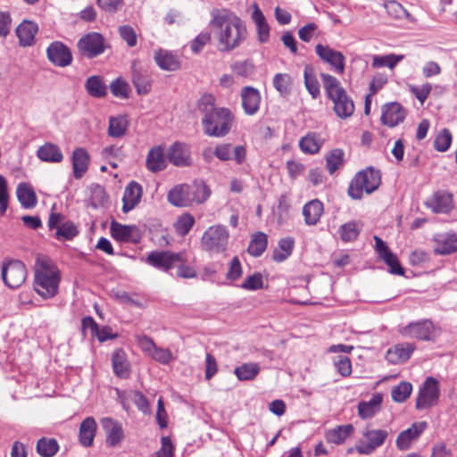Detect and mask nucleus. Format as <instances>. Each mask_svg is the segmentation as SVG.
<instances>
[{
	"label": "nucleus",
	"mask_w": 457,
	"mask_h": 457,
	"mask_svg": "<svg viewBox=\"0 0 457 457\" xmlns=\"http://www.w3.org/2000/svg\"><path fill=\"white\" fill-rule=\"evenodd\" d=\"M211 25L214 29L217 49L220 53H229L238 48L248 36L245 22L228 9L212 10Z\"/></svg>",
	"instance_id": "f257e3e1"
},
{
	"label": "nucleus",
	"mask_w": 457,
	"mask_h": 457,
	"mask_svg": "<svg viewBox=\"0 0 457 457\" xmlns=\"http://www.w3.org/2000/svg\"><path fill=\"white\" fill-rule=\"evenodd\" d=\"M198 109L204 114L202 127L209 137H223L231 130L234 115L225 107H215V97L204 95L198 102Z\"/></svg>",
	"instance_id": "f03ea898"
},
{
	"label": "nucleus",
	"mask_w": 457,
	"mask_h": 457,
	"mask_svg": "<svg viewBox=\"0 0 457 457\" xmlns=\"http://www.w3.org/2000/svg\"><path fill=\"white\" fill-rule=\"evenodd\" d=\"M60 271L46 256H38L35 264V291L45 299L54 297L59 288Z\"/></svg>",
	"instance_id": "7ed1b4c3"
},
{
	"label": "nucleus",
	"mask_w": 457,
	"mask_h": 457,
	"mask_svg": "<svg viewBox=\"0 0 457 457\" xmlns=\"http://www.w3.org/2000/svg\"><path fill=\"white\" fill-rule=\"evenodd\" d=\"M324 89L328 98L333 102V110L341 119H347L354 112L353 99L347 95L340 81L328 73L320 74Z\"/></svg>",
	"instance_id": "20e7f679"
},
{
	"label": "nucleus",
	"mask_w": 457,
	"mask_h": 457,
	"mask_svg": "<svg viewBox=\"0 0 457 457\" xmlns=\"http://www.w3.org/2000/svg\"><path fill=\"white\" fill-rule=\"evenodd\" d=\"M381 183L380 172L373 168H368L358 172L352 179L348 195L353 199H361L363 192L371 194L377 190Z\"/></svg>",
	"instance_id": "39448f33"
},
{
	"label": "nucleus",
	"mask_w": 457,
	"mask_h": 457,
	"mask_svg": "<svg viewBox=\"0 0 457 457\" xmlns=\"http://www.w3.org/2000/svg\"><path fill=\"white\" fill-rule=\"evenodd\" d=\"M229 239L228 230L225 226L209 227L202 236V248L211 254L222 253L227 250Z\"/></svg>",
	"instance_id": "423d86ee"
},
{
	"label": "nucleus",
	"mask_w": 457,
	"mask_h": 457,
	"mask_svg": "<svg viewBox=\"0 0 457 457\" xmlns=\"http://www.w3.org/2000/svg\"><path fill=\"white\" fill-rule=\"evenodd\" d=\"M389 436L386 429L374 428L366 426L361 432V437L357 440L354 449L359 454H372L378 448L381 447Z\"/></svg>",
	"instance_id": "0eeeda50"
},
{
	"label": "nucleus",
	"mask_w": 457,
	"mask_h": 457,
	"mask_svg": "<svg viewBox=\"0 0 457 457\" xmlns=\"http://www.w3.org/2000/svg\"><path fill=\"white\" fill-rule=\"evenodd\" d=\"M27 270L24 263L19 260H10L3 262L2 278L10 288H18L26 280Z\"/></svg>",
	"instance_id": "6e6552de"
},
{
	"label": "nucleus",
	"mask_w": 457,
	"mask_h": 457,
	"mask_svg": "<svg viewBox=\"0 0 457 457\" xmlns=\"http://www.w3.org/2000/svg\"><path fill=\"white\" fill-rule=\"evenodd\" d=\"M400 333L404 337L431 341L436 336V328L430 320H421L409 323L401 328Z\"/></svg>",
	"instance_id": "1a4fd4ad"
},
{
	"label": "nucleus",
	"mask_w": 457,
	"mask_h": 457,
	"mask_svg": "<svg viewBox=\"0 0 457 457\" xmlns=\"http://www.w3.org/2000/svg\"><path fill=\"white\" fill-rule=\"evenodd\" d=\"M439 394L438 381L432 377L427 378L422 386L420 388L416 401V408L418 410H423L435 406L438 402Z\"/></svg>",
	"instance_id": "9d476101"
},
{
	"label": "nucleus",
	"mask_w": 457,
	"mask_h": 457,
	"mask_svg": "<svg viewBox=\"0 0 457 457\" xmlns=\"http://www.w3.org/2000/svg\"><path fill=\"white\" fill-rule=\"evenodd\" d=\"M215 156L221 162L234 161L236 164L242 165L246 161L247 151L244 145L231 143H219L214 148Z\"/></svg>",
	"instance_id": "9b49d317"
},
{
	"label": "nucleus",
	"mask_w": 457,
	"mask_h": 457,
	"mask_svg": "<svg viewBox=\"0 0 457 457\" xmlns=\"http://www.w3.org/2000/svg\"><path fill=\"white\" fill-rule=\"evenodd\" d=\"M315 52L317 55L324 62L328 63L337 73L343 74L345 72V57L341 52L321 44H318L315 46Z\"/></svg>",
	"instance_id": "f8f14e48"
},
{
	"label": "nucleus",
	"mask_w": 457,
	"mask_h": 457,
	"mask_svg": "<svg viewBox=\"0 0 457 457\" xmlns=\"http://www.w3.org/2000/svg\"><path fill=\"white\" fill-rule=\"evenodd\" d=\"M110 231L112 237L120 242L137 244L142 237L140 229L136 225H122L112 221Z\"/></svg>",
	"instance_id": "ddd939ff"
},
{
	"label": "nucleus",
	"mask_w": 457,
	"mask_h": 457,
	"mask_svg": "<svg viewBox=\"0 0 457 457\" xmlns=\"http://www.w3.org/2000/svg\"><path fill=\"white\" fill-rule=\"evenodd\" d=\"M78 47L88 58L95 57L104 50V37L96 32L88 33L79 40Z\"/></svg>",
	"instance_id": "4468645a"
},
{
	"label": "nucleus",
	"mask_w": 457,
	"mask_h": 457,
	"mask_svg": "<svg viewBox=\"0 0 457 457\" xmlns=\"http://www.w3.org/2000/svg\"><path fill=\"white\" fill-rule=\"evenodd\" d=\"M375 250L378 256L389 268V272L395 275H403L404 270L401 266L397 256L391 252L386 244L378 236L374 237Z\"/></svg>",
	"instance_id": "2eb2a0df"
},
{
	"label": "nucleus",
	"mask_w": 457,
	"mask_h": 457,
	"mask_svg": "<svg viewBox=\"0 0 457 457\" xmlns=\"http://www.w3.org/2000/svg\"><path fill=\"white\" fill-rule=\"evenodd\" d=\"M380 120L383 125L395 128L402 123L406 117V110L397 102L386 104L382 106Z\"/></svg>",
	"instance_id": "dca6fc26"
},
{
	"label": "nucleus",
	"mask_w": 457,
	"mask_h": 457,
	"mask_svg": "<svg viewBox=\"0 0 457 457\" xmlns=\"http://www.w3.org/2000/svg\"><path fill=\"white\" fill-rule=\"evenodd\" d=\"M427 428L425 421L414 422L409 428L402 431L395 440L396 447L400 451L411 448L413 442L417 441Z\"/></svg>",
	"instance_id": "f3484780"
},
{
	"label": "nucleus",
	"mask_w": 457,
	"mask_h": 457,
	"mask_svg": "<svg viewBox=\"0 0 457 457\" xmlns=\"http://www.w3.org/2000/svg\"><path fill=\"white\" fill-rule=\"evenodd\" d=\"M168 160L177 167H188L192 164L191 152L187 145L175 142L168 149Z\"/></svg>",
	"instance_id": "a211bd4d"
},
{
	"label": "nucleus",
	"mask_w": 457,
	"mask_h": 457,
	"mask_svg": "<svg viewBox=\"0 0 457 457\" xmlns=\"http://www.w3.org/2000/svg\"><path fill=\"white\" fill-rule=\"evenodd\" d=\"M179 261L180 255L179 253L166 251L151 252L146 257V262L148 264L164 271H168L170 269L173 268Z\"/></svg>",
	"instance_id": "6ab92c4d"
},
{
	"label": "nucleus",
	"mask_w": 457,
	"mask_h": 457,
	"mask_svg": "<svg viewBox=\"0 0 457 457\" xmlns=\"http://www.w3.org/2000/svg\"><path fill=\"white\" fill-rule=\"evenodd\" d=\"M242 107L246 115L253 116L256 114L260 109L261 94L258 89L253 87H244L241 89Z\"/></svg>",
	"instance_id": "aec40b11"
},
{
	"label": "nucleus",
	"mask_w": 457,
	"mask_h": 457,
	"mask_svg": "<svg viewBox=\"0 0 457 457\" xmlns=\"http://www.w3.org/2000/svg\"><path fill=\"white\" fill-rule=\"evenodd\" d=\"M47 57L51 62L59 67H65L72 61L69 48L61 42L52 43L46 50Z\"/></svg>",
	"instance_id": "412c9836"
},
{
	"label": "nucleus",
	"mask_w": 457,
	"mask_h": 457,
	"mask_svg": "<svg viewBox=\"0 0 457 457\" xmlns=\"http://www.w3.org/2000/svg\"><path fill=\"white\" fill-rule=\"evenodd\" d=\"M434 252L438 255H448L457 251V234L439 233L434 236Z\"/></svg>",
	"instance_id": "4be33fe9"
},
{
	"label": "nucleus",
	"mask_w": 457,
	"mask_h": 457,
	"mask_svg": "<svg viewBox=\"0 0 457 457\" xmlns=\"http://www.w3.org/2000/svg\"><path fill=\"white\" fill-rule=\"evenodd\" d=\"M168 161V154H165L163 147L156 145L147 153L145 166L149 171L156 173L166 169Z\"/></svg>",
	"instance_id": "5701e85b"
},
{
	"label": "nucleus",
	"mask_w": 457,
	"mask_h": 457,
	"mask_svg": "<svg viewBox=\"0 0 457 457\" xmlns=\"http://www.w3.org/2000/svg\"><path fill=\"white\" fill-rule=\"evenodd\" d=\"M101 425L105 432L106 444L109 446L114 447L123 440L124 432L120 422L111 418H103Z\"/></svg>",
	"instance_id": "b1692460"
},
{
	"label": "nucleus",
	"mask_w": 457,
	"mask_h": 457,
	"mask_svg": "<svg viewBox=\"0 0 457 457\" xmlns=\"http://www.w3.org/2000/svg\"><path fill=\"white\" fill-rule=\"evenodd\" d=\"M436 213H448L453 207V195L446 191L436 192L426 203Z\"/></svg>",
	"instance_id": "393cba45"
},
{
	"label": "nucleus",
	"mask_w": 457,
	"mask_h": 457,
	"mask_svg": "<svg viewBox=\"0 0 457 457\" xmlns=\"http://www.w3.org/2000/svg\"><path fill=\"white\" fill-rule=\"evenodd\" d=\"M143 195L142 187L135 182L131 181L125 187L123 197H122V211L127 213L133 210L137 204L140 202V199Z\"/></svg>",
	"instance_id": "a878e982"
},
{
	"label": "nucleus",
	"mask_w": 457,
	"mask_h": 457,
	"mask_svg": "<svg viewBox=\"0 0 457 457\" xmlns=\"http://www.w3.org/2000/svg\"><path fill=\"white\" fill-rule=\"evenodd\" d=\"M170 204L177 207H187L192 205L189 185L179 184L172 187L167 195Z\"/></svg>",
	"instance_id": "bb28decb"
},
{
	"label": "nucleus",
	"mask_w": 457,
	"mask_h": 457,
	"mask_svg": "<svg viewBox=\"0 0 457 457\" xmlns=\"http://www.w3.org/2000/svg\"><path fill=\"white\" fill-rule=\"evenodd\" d=\"M414 350V344H398L387 351L386 358L393 364L402 363L410 359Z\"/></svg>",
	"instance_id": "cd10ccee"
},
{
	"label": "nucleus",
	"mask_w": 457,
	"mask_h": 457,
	"mask_svg": "<svg viewBox=\"0 0 457 457\" xmlns=\"http://www.w3.org/2000/svg\"><path fill=\"white\" fill-rule=\"evenodd\" d=\"M89 154L86 149L79 147L72 154V169L74 178L81 179L87 172L89 165Z\"/></svg>",
	"instance_id": "c85d7f7f"
},
{
	"label": "nucleus",
	"mask_w": 457,
	"mask_h": 457,
	"mask_svg": "<svg viewBox=\"0 0 457 457\" xmlns=\"http://www.w3.org/2000/svg\"><path fill=\"white\" fill-rule=\"evenodd\" d=\"M354 431L352 424L340 425L325 432V438L328 443L334 445H342L349 438Z\"/></svg>",
	"instance_id": "c756f323"
},
{
	"label": "nucleus",
	"mask_w": 457,
	"mask_h": 457,
	"mask_svg": "<svg viewBox=\"0 0 457 457\" xmlns=\"http://www.w3.org/2000/svg\"><path fill=\"white\" fill-rule=\"evenodd\" d=\"M324 138L317 132H309L299 141V147L304 154H317L324 144Z\"/></svg>",
	"instance_id": "7c9ffc66"
},
{
	"label": "nucleus",
	"mask_w": 457,
	"mask_h": 457,
	"mask_svg": "<svg viewBox=\"0 0 457 457\" xmlns=\"http://www.w3.org/2000/svg\"><path fill=\"white\" fill-rule=\"evenodd\" d=\"M38 30L37 25L30 21H23L16 29V35L19 37L20 45L23 46H31L34 43L35 35Z\"/></svg>",
	"instance_id": "2f4dec72"
},
{
	"label": "nucleus",
	"mask_w": 457,
	"mask_h": 457,
	"mask_svg": "<svg viewBox=\"0 0 457 457\" xmlns=\"http://www.w3.org/2000/svg\"><path fill=\"white\" fill-rule=\"evenodd\" d=\"M37 156L45 162L55 163L61 162L63 160V154L60 147L49 142L38 147Z\"/></svg>",
	"instance_id": "473e14b6"
},
{
	"label": "nucleus",
	"mask_w": 457,
	"mask_h": 457,
	"mask_svg": "<svg viewBox=\"0 0 457 457\" xmlns=\"http://www.w3.org/2000/svg\"><path fill=\"white\" fill-rule=\"evenodd\" d=\"M323 213V204L314 199L304 204L303 208V215L304 221L308 226L316 225Z\"/></svg>",
	"instance_id": "72a5a7b5"
},
{
	"label": "nucleus",
	"mask_w": 457,
	"mask_h": 457,
	"mask_svg": "<svg viewBox=\"0 0 457 457\" xmlns=\"http://www.w3.org/2000/svg\"><path fill=\"white\" fill-rule=\"evenodd\" d=\"M156 64L164 71H173L180 67V61L171 52L160 49L154 54Z\"/></svg>",
	"instance_id": "f704fd0d"
},
{
	"label": "nucleus",
	"mask_w": 457,
	"mask_h": 457,
	"mask_svg": "<svg viewBox=\"0 0 457 457\" xmlns=\"http://www.w3.org/2000/svg\"><path fill=\"white\" fill-rule=\"evenodd\" d=\"M96 431V422L94 418H86L79 426V442L84 446H90L93 444Z\"/></svg>",
	"instance_id": "c9c22d12"
},
{
	"label": "nucleus",
	"mask_w": 457,
	"mask_h": 457,
	"mask_svg": "<svg viewBox=\"0 0 457 457\" xmlns=\"http://www.w3.org/2000/svg\"><path fill=\"white\" fill-rule=\"evenodd\" d=\"M129 127V120L125 115L111 116L109 118L108 136L114 138L122 137Z\"/></svg>",
	"instance_id": "e433bc0d"
},
{
	"label": "nucleus",
	"mask_w": 457,
	"mask_h": 457,
	"mask_svg": "<svg viewBox=\"0 0 457 457\" xmlns=\"http://www.w3.org/2000/svg\"><path fill=\"white\" fill-rule=\"evenodd\" d=\"M112 363L114 373L119 377L125 378L129 375V364L126 353L123 350L118 349L112 355Z\"/></svg>",
	"instance_id": "4c0bfd02"
},
{
	"label": "nucleus",
	"mask_w": 457,
	"mask_h": 457,
	"mask_svg": "<svg viewBox=\"0 0 457 457\" xmlns=\"http://www.w3.org/2000/svg\"><path fill=\"white\" fill-rule=\"evenodd\" d=\"M16 195L22 207L30 209L36 206V194L28 183H20L16 189Z\"/></svg>",
	"instance_id": "58836bf2"
},
{
	"label": "nucleus",
	"mask_w": 457,
	"mask_h": 457,
	"mask_svg": "<svg viewBox=\"0 0 457 457\" xmlns=\"http://www.w3.org/2000/svg\"><path fill=\"white\" fill-rule=\"evenodd\" d=\"M132 81L138 95H146L151 90V79L146 72L137 70L136 63L132 66Z\"/></svg>",
	"instance_id": "ea45409f"
},
{
	"label": "nucleus",
	"mask_w": 457,
	"mask_h": 457,
	"mask_svg": "<svg viewBox=\"0 0 457 457\" xmlns=\"http://www.w3.org/2000/svg\"><path fill=\"white\" fill-rule=\"evenodd\" d=\"M382 397L374 395L370 401L361 402L358 405V413L362 419H369L374 416L380 409Z\"/></svg>",
	"instance_id": "a19ab883"
},
{
	"label": "nucleus",
	"mask_w": 457,
	"mask_h": 457,
	"mask_svg": "<svg viewBox=\"0 0 457 457\" xmlns=\"http://www.w3.org/2000/svg\"><path fill=\"white\" fill-rule=\"evenodd\" d=\"M295 240L291 237L281 238L278 246L273 251L272 258L275 262H281L287 260L292 253Z\"/></svg>",
	"instance_id": "79ce46f5"
},
{
	"label": "nucleus",
	"mask_w": 457,
	"mask_h": 457,
	"mask_svg": "<svg viewBox=\"0 0 457 457\" xmlns=\"http://www.w3.org/2000/svg\"><path fill=\"white\" fill-rule=\"evenodd\" d=\"M85 87L88 95L93 97L101 98L107 94V87L99 76L89 77L86 80Z\"/></svg>",
	"instance_id": "37998d69"
},
{
	"label": "nucleus",
	"mask_w": 457,
	"mask_h": 457,
	"mask_svg": "<svg viewBox=\"0 0 457 457\" xmlns=\"http://www.w3.org/2000/svg\"><path fill=\"white\" fill-rule=\"evenodd\" d=\"M304 85L312 98L320 95V84L316 79L313 68L307 64L303 70Z\"/></svg>",
	"instance_id": "c03bdc74"
},
{
	"label": "nucleus",
	"mask_w": 457,
	"mask_h": 457,
	"mask_svg": "<svg viewBox=\"0 0 457 457\" xmlns=\"http://www.w3.org/2000/svg\"><path fill=\"white\" fill-rule=\"evenodd\" d=\"M59 450V445L54 438H40L37 443V452L42 457H52Z\"/></svg>",
	"instance_id": "a18cd8bd"
},
{
	"label": "nucleus",
	"mask_w": 457,
	"mask_h": 457,
	"mask_svg": "<svg viewBox=\"0 0 457 457\" xmlns=\"http://www.w3.org/2000/svg\"><path fill=\"white\" fill-rule=\"evenodd\" d=\"M260 372V366L254 362L244 363L237 367L235 375L239 380H253Z\"/></svg>",
	"instance_id": "49530a36"
},
{
	"label": "nucleus",
	"mask_w": 457,
	"mask_h": 457,
	"mask_svg": "<svg viewBox=\"0 0 457 457\" xmlns=\"http://www.w3.org/2000/svg\"><path fill=\"white\" fill-rule=\"evenodd\" d=\"M189 193L192 204H202L209 198L211 190L204 183H195L189 185Z\"/></svg>",
	"instance_id": "de8ad7c7"
},
{
	"label": "nucleus",
	"mask_w": 457,
	"mask_h": 457,
	"mask_svg": "<svg viewBox=\"0 0 457 457\" xmlns=\"http://www.w3.org/2000/svg\"><path fill=\"white\" fill-rule=\"evenodd\" d=\"M267 247V236L262 232L253 235L248 245V253L255 257L260 256Z\"/></svg>",
	"instance_id": "09e8293b"
},
{
	"label": "nucleus",
	"mask_w": 457,
	"mask_h": 457,
	"mask_svg": "<svg viewBox=\"0 0 457 457\" xmlns=\"http://www.w3.org/2000/svg\"><path fill=\"white\" fill-rule=\"evenodd\" d=\"M403 59V55H396L394 54L386 55H374L372 57V67H388L394 69L395 65Z\"/></svg>",
	"instance_id": "8fccbe9b"
},
{
	"label": "nucleus",
	"mask_w": 457,
	"mask_h": 457,
	"mask_svg": "<svg viewBox=\"0 0 457 457\" xmlns=\"http://www.w3.org/2000/svg\"><path fill=\"white\" fill-rule=\"evenodd\" d=\"M345 153L341 149H334L326 159V166L330 174H333L344 163Z\"/></svg>",
	"instance_id": "3c124183"
},
{
	"label": "nucleus",
	"mask_w": 457,
	"mask_h": 457,
	"mask_svg": "<svg viewBox=\"0 0 457 457\" xmlns=\"http://www.w3.org/2000/svg\"><path fill=\"white\" fill-rule=\"evenodd\" d=\"M412 386L411 383L401 382L392 389L391 395L395 402L403 403L410 396Z\"/></svg>",
	"instance_id": "603ef678"
},
{
	"label": "nucleus",
	"mask_w": 457,
	"mask_h": 457,
	"mask_svg": "<svg viewBox=\"0 0 457 457\" xmlns=\"http://www.w3.org/2000/svg\"><path fill=\"white\" fill-rule=\"evenodd\" d=\"M195 221V218L189 213L181 215L175 223L176 232L180 236L187 235L194 226Z\"/></svg>",
	"instance_id": "864d4df0"
},
{
	"label": "nucleus",
	"mask_w": 457,
	"mask_h": 457,
	"mask_svg": "<svg viewBox=\"0 0 457 457\" xmlns=\"http://www.w3.org/2000/svg\"><path fill=\"white\" fill-rule=\"evenodd\" d=\"M359 233L360 230L357 227V223L354 221L345 223L339 228L340 237L345 242L355 240Z\"/></svg>",
	"instance_id": "5fc2aeb1"
},
{
	"label": "nucleus",
	"mask_w": 457,
	"mask_h": 457,
	"mask_svg": "<svg viewBox=\"0 0 457 457\" xmlns=\"http://www.w3.org/2000/svg\"><path fill=\"white\" fill-rule=\"evenodd\" d=\"M150 357L162 365H168L175 360V356L170 349L158 347L157 345L151 353Z\"/></svg>",
	"instance_id": "6e6d98bb"
},
{
	"label": "nucleus",
	"mask_w": 457,
	"mask_h": 457,
	"mask_svg": "<svg viewBox=\"0 0 457 457\" xmlns=\"http://www.w3.org/2000/svg\"><path fill=\"white\" fill-rule=\"evenodd\" d=\"M291 78L286 73H278L273 78L274 87L283 96L290 91Z\"/></svg>",
	"instance_id": "4d7b16f0"
},
{
	"label": "nucleus",
	"mask_w": 457,
	"mask_h": 457,
	"mask_svg": "<svg viewBox=\"0 0 457 457\" xmlns=\"http://www.w3.org/2000/svg\"><path fill=\"white\" fill-rule=\"evenodd\" d=\"M76 226L71 221H65L57 228V238H63L65 240L72 239L78 234Z\"/></svg>",
	"instance_id": "13d9d810"
},
{
	"label": "nucleus",
	"mask_w": 457,
	"mask_h": 457,
	"mask_svg": "<svg viewBox=\"0 0 457 457\" xmlns=\"http://www.w3.org/2000/svg\"><path fill=\"white\" fill-rule=\"evenodd\" d=\"M385 8L388 15L395 19L409 18L410 16L403 5L396 1H389L386 3Z\"/></svg>",
	"instance_id": "bf43d9fd"
},
{
	"label": "nucleus",
	"mask_w": 457,
	"mask_h": 457,
	"mask_svg": "<svg viewBox=\"0 0 457 457\" xmlns=\"http://www.w3.org/2000/svg\"><path fill=\"white\" fill-rule=\"evenodd\" d=\"M452 143V135L447 129H444L436 137L435 148L439 152H445Z\"/></svg>",
	"instance_id": "052dcab7"
},
{
	"label": "nucleus",
	"mask_w": 457,
	"mask_h": 457,
	"mask_svg": "<svg viewBox=\"0 0 457 457\" xmlns=\"http://www.w3.org/2000/svg\"><path fill=\"white\" fill-rule=\"evenodd\" d=\"M8 205L9 194L7 181L4 176L0 175V217L5 214Z\"/></svg>",
	"instance_id": "680f3d73"
},
{
	"label": "nucleus",
	"mask_w": 457,
	"mask_h": 457,
	"mask_svg": "<svg viewBox=\"0 0 457 457\" xmlns=\"http://www.w3.org/2000/svg\"><path fill=\"white\" fill-rule=\"evenodd\" d=\"M129 88V84L120 78L113 80L110 85L112 94L121 98L128 97Z\"/></svg>",
	"instance_id": "e2e57ef3"
},
{
	"label": "nucleus",
	"mask_w": 457,
	"mask_h": 457,
	"mask_svg": "<svg viewBox=\"0 0 457 457\" xmlns=\"http://www.w3.org/2000/svg\"><path fill=\"white\" fill-rule=\"evenodd\" d=\"M334 364L337 371L343 377H348L352 373V363L350 359L345 355H338L334 359Z\"/></svg>",
	"instance_id": "0e129e2a"
},
{
	"label": "nucleus",
	"mask_w": 457,
	"mask_h": 457,
	"mask_svg": "<svg viewBox=\"0 0 457 457\" xmlns=\"http://www.w3.org/2000/svg\"><path fill=\"white\" fill-rule=\"evenodd\" d=\"M136 342L138 347L148 356L151 355V353L155 348L156 345L154 342V340L145 335H137L136 337Z\"/></svg>",
	"instance_id": "69168bd1"
},
{
	"label": "nucleus",
	"mask_w": 457,
	"mask_h": 457,
	"mask_svg": "<svg viewBox=\"0 0 457 457\" xmlns=\"http://www.w3.org/2000/svg\"><path fill=\"white\" fill-rule=\"evenodd\" d=\"M241 287L247 290H257L262 288V277L260 273H254L251 276H248Z\"/></svg>",
	"instance_id": "338daca9"
},
{
	"label": "nucleus",
	"mask_w": 457,
	"mask_h": 457,
	"mask_svg": "<svg viewBox=\"0 0 457 457\" xmlns=\"http://www.w3.org/2000/svg\"><path fill=\"white\" fill-rule=\"evenodd\" d=\"M119 33L121 38L125 40L129 46H135L137 45V35L132 27L129 25L120 26Z\"/></svg>",
	"instance_id": "774afa93"
}]
</instances>
